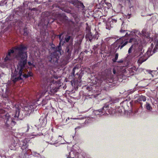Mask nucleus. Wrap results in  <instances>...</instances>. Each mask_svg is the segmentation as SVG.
<instances>
[{
    "mask_svg": "<svg viewBox=\"0 0 158 158\" xmlns=\"http://www.w3.org/2000/svg\"><path fill=\"white\" fill-rule=\"evenodd\" d=\"M22 111L25 113V114L27 115H29L30 114L33 112V109H28L27 110H23Z\"/></svg>",
    "mask_w": 158,
    "mask_h": 158,
    "instance_id": "obj_15",
    "label": "nucleus"
},
{
    "mask_svg": "<svg viewBox=\"0 0 158 158\" xmlns=\"http://www.w3.org/2000/svg\"><path fill=\"white\" fill-rule=\"evenodd\" d=\"M50 83V86H48V89H49L50 92L52 93L56 92L58 90V88H56L57 83L56 81H54L52 80Z\"/></svg>",
    "mask_w": 158,
    "mask_h": 158,
    "instance_id": "obj_5",
    "label": "nucleus"
},
{
    "mask_svg": "<svg viewBox=\"0 0 158 158\" xmlns=\"http://www.w3.org/2000/svg\"><path fill=\"white\" fill-rule=\"evenodd\" d=\"M104 109L95 110L93 111V114L94 115H100L102 114L104 111Z\"/></svg>",
    "mask_w": 158,
    "mask_h": 158,
    "instance_id": "obj_13",
    "label": "nucleus"
},
{
    "mask_svg": "<svg viewBox=\"0 0 158 158\" xmlns=\"http://www.w3.org/2000/svg\"><path fill=\"white\" fill-rule=\"evenodd\" d=\"M145 107H146V109H150V108H151L150 104L147 102L146 103L145 105Z\"/></svg>",
    "mask_w": 158,
    "mask_h": 158,
    "instance_id": "obj_23",
    "label": "nucleus"
},
{
    "mask_svg": "<svg viewBox=\"0 0 158 158\" xmlns=\"http://www.w3.org/2000/svg\"><path fill=\"white\" fill-rule=\"evenodd\" d=\"M148 72L150 73V74H151V73H152V72H154V71H151L150 70H148Z\"/></svg>",
    "mask_w": 158,
    "mask_h": 158,
    "instance_id": "obj_31",
    "label": "nucleus"
},
{
    "mask_svg": "<svg viewBox=\"0 0 158 158\" xmlns=\"http://www.w3.org/2000/svg\"><path fill=\"white\" fill-rule=\"evenodd\" d=\"M128 18L129 19L130 18V15L129 14H128Z\"/></svg>",
    "mask_w": 158,
    "mask_h": 158,
    "instance_id": "obj_38",
    "label": "nucleus"
},
{
    "mask_svg": "<svg viewBox=\"0 0 158 158\" xmlns=\"http://www.w3.org/2000/svg\"><path fill=\"white\" fill-rule=\"evenodd\" d=\"M37 105L35 103V104L32 103H28L27 105H25L24 107H23L21 105L19 106L18 105H16L15 106V109H21V108H27L28 109H35Z\"/></svg>",
    "mask_w": 158,
    "mask_h": 158,
    "instance_id": "obj_6",
    "label": "nucleus"
},
{
    "mask_svg": "<svg viewBox=\"0 0 158 158\" xmlns=\"http://www.w3.org/2000/svg\"><path fill=\"white\" fill-rule=\"evenodd\" d=\"M123 60H121L120 61H118V62H123Z\"/></svg>",
    "mask_w": 158,
    "mask_h": 158,
    "instance_id": "obj_39",
    "label": "nucleus"
},
{
    "mask_svg": "<svg viewBox=\"0 0 158 158\" xmlns=\"http://www.w3.org/2000/svg\"><path fill=\"white\" fill-rule=\"evenodd\" d=\"M119 2V4L123 7L125 5L126 2H128V0H118Z\"/></svg>",
    "mask_w": 158,
    "mask_h": 158,
    "instance_id": "obj_18",
    "label": "nucleus"
},
{
    "mask_svg": "<svg viewBox=\"0 0 158 158\" xmlns=\"http://www.w3.org/2000/svg\"><path fill=\"white\" fill-rule=\"evenodd\" d=\"M116 109H106L109 114H114V112L116 111Z\"/></svg>",
    "mask_w": 158,
    "mask_h": 158,
    "instance_id": "obj_20",
    "label": "nucleus"
},
{
    "mask_svg": "<svg viewBox=\"0 0 158 158\" xmlns=\"http://www.w3.org/2000/svg\"><path fill=\"white\" fill-rule=\"evenodd\" d=\"M129 32V33H126L125 37H122L117 40L114 43L113 45L118 46V48H120V49H122L128 43V41L126 38L129 36L130 38L129 42L132 43L133 44L129 48L128 51V53H131L132 50H134L135 52H140L142 50L143 43L142 41L139 40V38L142 35L146 36L144 31H142V34L138 31L134 32Z\"/></svg>",
    "mask_w": 158,
    "mask_h": 158,
    "instance_id": "obj_1",
    "label": "nucleus"
},
{
    "mask_svg": "<svg viewBox=\"0 0 158 158\" xmlns=\"http://www.w3.org/2000/svg\"><path fill=\"white\" fill-rule=\"evenodd\" d=\"M29 129V127L28 125H27V130L26 132H27Z\"/></svg>",
    "mask_w": 158,
    "mask_h": 158,
    "instance_id": "obj_30",
    "label": "nucleus"
},
{
    "mask_svg": "<svg viewBox=\"0 0 158 158\" xmlns=\"http://www.w3.org/2000/svg\"><path fill=\"white\" fill-rule=\"evenodd\" d=\"M118 111V112L119 113H120L121 112H122V109H119V110Z\"/></svg>",
    "mask_w": 158,
    "mask_h": 158,
    "instance_id": "obj_33",
    "label": "nucleus"
},
{
    "mask_svg": "<svg viewBox=\"0 0 158 158\" xmlns=\"http://www.w3.org/2000/svg\"><path fill=\"white\" fill-rule=\"evenodd\" d=\"M85 112L82 111L80 112V114H83V113H85Z\"/></svg>",
    "mask_w": 158,
    "mask_h": 158,
    "instance_id": "obj_35",
    "label": "nucleus"
},
{
    "mask_svg": "<svg viewBox=\"0 0 158 158\" xmlns=\"http://www.w3.org/2000/svg\"><path fill=\"white\" fill-rule=\"evenodd\" d=\"M76 69V68H74L73 69V71H74Z\"/></svg>",
    "mask_w": 158,
    "mask_h": 158,
    "instance_id": "obj_40",
    "label": "nucleus"
},
{
    "mask_svg": "<svg viewBox=\"0 0 158 158\" xmlns=\"http://www.w3.org/2000/svg\"><path fill=\"white\" fill-rule=\"evenodd\" d=\"M10 115L8 113H6L4 109H0V117L5 119L6 125L7 127H9V129H10L12 127V126L15 124V122L10 118Z\"/></svg>",
    "mask_w": 158,
    "mask_h": 158,
    "instance_id": "obj_3",
    "label": "nucleus"
},
{
    "mask_svg": "<svg viewBox=\"0 0 158 158\" xmlns=\"http://www.w3.org/2000/svg\"><path fill=\"white\" fill-rule=\"evenodd\" d=\"M62 34H61L60 35H59V38L60 39V43L59 44L61 45V44L63 45L64 43V40L66 41V42H68L69 40L70 39V37L68 35H66L65 38L64 40L62 39H61V36Z\"/></svg>",
    "mask_w": 158,
    "mask_h": 158,
    "instance_id": "obj_10",
    "label": "nucleus"
},
{
    "mask_svg": "<svg viewBox=\"0 0 158 158\" xmlns=\"http://www.w3.org/2000/svg\"><path fill=\"white\" fill-rule=\"evenodd\" d=\"M28 64L29 65L28 68L31 69L35 67V65L34 64L33 62H28Z\"/></svg>",
    "mask_w": 158,
    "mask_h": 158,
    "instance_id": "obj_19",
    "label": "nucleus"
},
{
    "mask_svg": "<svg viewBox=\"0 0 158 158\" xmlns=\"http://www.w3.org/2000/svg\"><path fill=\"white\" fill-rule=\"evenodd\" d=\"M27 141L26 139H24L21 142V149L23 150L26 149L28 147V145H27Z\"/></svg>",
    "mask_w": 158,
    "mask_h": 158,
    "instance_id": "obj_9",
    "label": "nucleus"
},
{
    "mask_svg": "<svg viewBox=\"0 0 158 158\" xmlns=\"http://www.w3.org/2000/svg\"><path fill=\"white\" fill-rule=\"evenodd\" d=\"M20 113V109H16L15 111V113L14 117L15 119L16 120L22 119L23 118V114H21Z\"/></svg>",
    "mask_w": 158,
    "mask_h": 158,
    "instance_id": "obj_7",
    "label": "nucleus"
},
{
    "mask_svg": "<svg viewBox=\"0 0 158 158\" xmlns=\"http://www.w3.org/2000/svg\"><path fill=\"white\" fill-rule=\"evenodd\" d=\"M86 30L87 33L86 35V37L88 38L89 40L91 41L92 36L91 34V32L90 31V29L89 27H87L86 28Z\"/></svg>",
    "mask_w": 158,
    "mask_h": 158,
    "instance_id": "obj_11",
    "label": "nucleus"
},
{
    "mask_svg": "<svg viewBox=\"0 0 158 158\" xmlns=\"http://www.w3.org/2000/svg\"><path fill=\"white\" fill-rule=\"evenodd\" d=\"M16 143H13L11 144L10 145V149L11 150H14L15 148V146H16Z\"/></svg>",
    "mask_w": 158,
    "mask_h": 158,
    "instance_id": "obj_21",
    "label": "nucleus"
},
{
    "mask_svg": "<svg viewBox=\"0 0 158 158\" xmlns=\"http://www.w3.org/2000/svg\"><path fill=\"white\" fill-rule=\"evenodd\" d=\"M146 99L145 97L144 96L142 95V96H139V97L138 99L137 102H139V101H142L144 102V101H146Z\"/></svg>",
    "mask_w": 158,
    "mask_h": 158,
    "instance_id": "obj_17",
    "label": "nucleus"
},
{
    "mask_svg": "<svg viewBox=\"0 0 158 158\" xmlns=\"http://www.w3.org/2000/svg\"><path fill=\"white\" fill-rule=\"evenodd\" d=\"M125 31H125V30H120V31L121 32H123Z\"/></svg>",
    "mask_w": 158,
    "mask_h": 158,
    "instance_id": "obj_32",
    "label": "nucleus"
},
{
    "mask_svg": "<svg viewBox=\"0 0 158 158\" xmlns=\"http://www.w3.org/2000/svg\"><path fill=\"white\" fill-rule=\"evenodd\" d=\"M151 75L152 76V77L153 76L152 75V74H151Z\"/></svg>",
    "mask_w": 158,
    "mask_h": 158,
    "instance_id": "obj_41",
    "label": "nucleus"
},
{
    "mask_svg": "<svg viewBox=\"0 0 158 158\" xmlns=\"http://www.w3.org/2000/svg\"><path fill=\"white\" fill-rule=\"evenodd\" d=\"M118 57V54L117 53L115 55V58L114 59H113V60L114 62H115L117 60Z\"/></svg>",
    "mask_w": 158,
    "mask_h": 158,
    "instance_id": "obj_22",
    "label": "nucleus"
},
{
    "mask_svg": "<svg viewBox=\"0 0 158 158\" xmlns=\"http://www.w3.org/2000/svg\"><path fill=\"white\" fill-rule=\"evenodd\" d=\"M133 109H130L129 111H127L125 109H123V113L121 114L122 115H127L131 116L132 115L134 114H133Z\"/></svg>",
    "mask_w": 158,
    "mask_h": 158,
    "instance_id": "obj_12",
    "label": "nucleus"
},
{
    "mask_svg": "<svg viewBox=\"0 0 158 158\" xmlns=\"http://www.w3.org/2000/svg\"><path fill=\"white\" fill-rule=\"evenodd\" d=\"M80 127H77L75 128V130H76L77 129H80Z\"/></svg>",
    "mask_w": 158,
    "mask_h": 158,
    "instance_id": "obj_34",
    "label": "nucleus"
},
{
    "mask_svg": "<svg viewBox=\"0 0 158 158\" xmlns=\"http://www.w3.org/2000/svg\"><path fill=\"white\" fill-rule=\"evenodd\" d=\"M53 46L54 45L52 46L50 49L51 50L50 52H52L50 56L52 60L53 59V61H56L57 58L59 57L57 54L60 52L56 49L57 48H55Z\"/></svg>",
    "mask_w": 158,
    "mask_h": 158,
    "instance_id": "obj_4",
    "label": "nucleus"
},
{
    "mask_svg": "<svg viewBox=\"0 0 158 158\" xmlns=\"http://www.w3.org/2000/svg\"><path fill=\"white\" fill-rule=\"evenodd\" d=\"M71 119H73V120H76V119H80L79 118H71Z\"/></svg>",
    "mask_w": 158,
    "mask_h": 158,
    "instance_id": "obj_29",
    "label": "nucleus"
},
{
    "mask_svg": "<svg viewBox=\"0 0 158 158\" xmlns=\"http://www.w3.org/2000/svg\"><path fill=\"white\" fill-rule=\"evenodd\" d=\"M69 119H70V118H69V117L68 118L66 119V122H67V121H68V120H69Z\"/></svg>",
    "mask_w": 158,
    "mask_h": 158,
    "instance_id": "obj_37",
    "label": "nucleus"
},
{
    "mask_svg": "<svg viewBox=\"0 0 158 158\" xmlns=\"http://www.w3.org/2000/svg\"><path fill=\"white\" fill-rule=\"evenodd\" d=\"M119 68V67H116L114 68L113 69V73L114 74H116V69H118Z\"/></svg>",
    "mask_w": 158,
    "mask_h": 158,
    "instance_id": "obj_26",
    "label": "nucleus"
},
{
    "mask_svg": "<svg viewBox=\"0 0 158 158\" xmlns=\"http://www.w3.org/2000/svg\"><path fill=\"white\" fill-rule=\"evenodd\" d=\"M66 50L67 51V52L68 53L69 55V56H70V52H69V49L68 48H67L66 49Z\"/></svg>",
    "mask_w": 158,
    "mask_h": 158,
    "instance_id": "obj_28",
    "label": "nucleus"
},
{
    "mask_svg": "<svg viewBox=\"0 0 158 158\" xmlns=\"http://www.w3.org/2000/svg\"><path fill=\"white\" fill-rule=\"evenodd\" d=\"M78 4L81 7V8H83L84 7V6L82 3H78Z\"/></svg>",
    "mask_w": 158,
    "mask_h": 158,
    "instance_id": "obj_27",
    "label": "nucleus"
},
{
    "mask_svg": "<svg viewBox=\"0 0 158 158\" xmlns=\"http://www.w3.org/2000/svg\"><path fill=\"white\" fill-rule=\"evenodd\" d=\"M27 35V33L25 31L24 33V35Z\"/></svg>",
    "mask_w": 158,
    "mask_h": 158,
    "instance_id": "obj_36",
    "label": "nucleus"
},
{
    "mask_svg": "<svg viewBox=\"0 0 158 158\" xmlns=\"http://www.w3.org/2000/svg\"><path fill=\"white\" fill-rule=\"evenodd\" d=\"M117 22V20L115 19H108V22H107L106 25V28L107 29H110V27H108L107 26H110V27H112L113 25V23H116Z\"/></svg>",
    "mask_w": 158,
    "mask_h": 158,
    "instance_id": "obj_8",
    "label": "nucleus"
},
{
    "mask_svg": "<svg viewBox=\"0 0 158 158\" xmlns=\"http://www.w3.org/2000/svg\"><path fill=\"white\" fill-rule=\"evenodd\" d=\"M158 49V37H157L151 42V46L148 48V51L144 55H142L141 54H140L138 60V63L141 64L153 53L157 52Z\"/></svg>",
    "mask_w": 158,
    "mask_h": 158,
    "instance_id": "obj_2",
    "label": "nucleus"
},
{
    "mask_svg": "<svg viewBox=\"0 0 158 158\" xmlns=\"http://www.w3.org/2000/svg\"><path fill=\"white\" fill-rule=\"evenodd\" d=\"M110 105H109V103H106L104 106H103L102 109H104L105 108H109L110 107Z\"/></svg>",
    "mask_w": 158,
    "mask_h": 158,
    "instance_id": "obj_24",
    "label": "nucleus"
},
{
    "mask_svg": "<svg viewBox=\"0 0 158 158\" xmlns=\"http://www.w3.org/2000/svg\"><path fill=\"white\" fill-rule=\"evenodd\" d=\"M74 153L73 152H72L70 153L69 156V158H78L77 155L78 154H76L75 156L74 155Z\"/></svg>",
    "mask_w": 158,
    "mask_h": 158,
    "instance_id": "obj_16",
    "label": "nucleus"
},
{
    "mask_svg": "<svg viewBox=\"0 0 158 158\" xmlns=\"http://www.w3.org/2000/svg\"><path fill=\"white\" fill-rule=\"evenodd\" d=\"M105 4L107 6V8L108 9L111 6V5L109 3H106Z\"/></svg>",
    "mask_w": 158,
    "mask_h": 158,
    "instance_id": "obj_25",
    "label": "nucleus"
},
{
    "mask_svg": "<svg viewBox=\"0 0 158 158\" xmlns=\"http://www.w3.org/2000/svg\"><path fill=\"white\" fill-rule=\"evenodd\" d=\"M93 78L91 80L92 83L94 85L96 84L97 83H98L99 84H100L102 81V79H98L96 77H95V80Z\"/></svg>",
    "mask_w": 158,
    "mask_h": 158,
    "instance_id": "obj_14",
    "label": "nucleus"
}]
</instances>
